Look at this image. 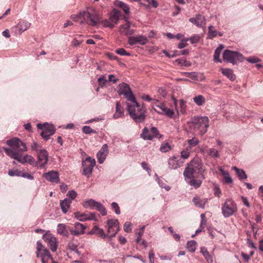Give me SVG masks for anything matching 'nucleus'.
Instances as JSON below:
<instances>
[{
    "mask_svg": "<svg viewBox=\"0 0 263 263\" xmlns=\"http://www.w3.org/2000/svg\"><path fill=\"white\" fill-rule=\"evenodd\" d=\"M6 144L11 147V148L4 147V149L6 154L21 164L28 163L30 165L38 167L37 163L35 161L34 158L28 155L23 156L19 152L27 151V147L24 142H23L18 138L15 137L12 139L8 140Z\"/></svg>",
    "mask_w": 263,
    "mask_h": 263,
    "instance_id": "obj_1",
    "label": "nucleus"
},
{
    "mask_svg": "<svg viewBox=\"0 0 263 263\" xmlns=\"http://www.w3.org/2000/svg\"><path fill=\"white\" fill-rule=\"evenodd\" d=\"M209 119L206 116H195L189 122L190 129L197 136H203L209 127Z\"/></svg>",
    "mask_w": 263,
    "mask_h": 263,
    "instance_id": "obj_2",
    "label": "nucleus"
},
{
    "mask_svg": "<svg viewBox=\"0 0 263 263\" xmlns=\"http://www.w3.org/2000/svg\"><path fill=\"white\" fill-rule=\"evenodd\" d=\"M127 110L130 117L137 123H143L146 118V109L144 104L140 105L138 102L130 104L126 103Z\"/></svg>",
    "mask_w": 263,
    "mask_h": 263,
    "instance_id": "obj_3",
    "label": "nucleus"
},
{
    "mask_svg": "<svg viewBox=\"0 0 263 263\" xmlns=\"http://www.w3.org/2000/svg\"><path fill=\"white\" fill-rule=\"evenodd\" d=\"M204 170L201 160L196 158L187 164L183 172V175L185 178H191L197 177V175L200 174L201 175L202 179H204L205 177L203 173Z\"/></svg>",
    "mask_w": 263,
    "mask_h": 263,
    "instance_id": "obj_4",
    "label": "nucleus"
},
{
    "mask_svg": "<svg viewBox=\"0 0 263 263\" xmlns=\"http://www.w3.org/2000/svg\"><path fill=\"white\" fill-rule=\"evenodd\" d=\"M36 257H41L42 263H57L53 260L48 250L42 243L41 240L36 242Z\"/></svg>",
    "mask_w": 263,
    "mask_h": 263,
    "instance_id": "obj_5",
    "label": "nucleus"
},
{
    "mask_svg": "<svg viewBox=\"0 0 263 263\" xmlns=\"http://www.w3.org/2000/svg\"><path fill=\"white\" fill-rule=\"evenodd\" d=\"M80 15L89 25L95 26L100 22L98 13L93 8L87 9L86 11L81 12Z\"/></svg>",
    "mask_w": 263,
    "mask_h": 263,
    "instance_id": "obj_6",
    "label": "nucleus"
},
{
    "mask_svg": "<svg viewBox=\"0 0 263 263\" xmlns=\"http://www.w3.org/2000/svg\"><path fill=\"white\" fill-rule=\"evenodd\" d=\"M238 211L236 203L232 198H227L221 205V213L224 218H229Z\"/></svg>",
    "mask_w": 263,
    "mask_h": 263,
    "instance_id": "obj_7",
    "label": "nucleus"
},
{
    "mask_svg": "<svg viewBox=\"0 0 263 263\" xmlns=\"http://www.w3.org/2000/svg\"><path fill=\"white\" fill-rule=\"evenodd\" d=\"M223 60L224 62L230 63L233 65L237 64L239 62H242L245 58L241 54L236 51L226 50L223 53Z\"/></svg>",
    "mask_w": 263,
    "mask_h": 263,
    "instance_id": "obj_8",
    "label": "nucleus"
},
{
    "mask_svg": "<svg viewBox=\"0 0 263 263\" xmlns=\"http://www.w3.org/2000/svg\"><path fill=\"white\" fill-rule=\"evenodd\" d=\"M141 138L144 140H152L154 138L160 139L162 135L159 134L158 129L155 127H151L149 129L144 127L140 135Z\"/></svg>",
    "mask_w": 263,
    "mask_h": 263,
    "instance_id": "obj_9",
    "label": "nucleus"
},
{
    "mask_svg": "<svg viewBox=\"0 0 263 263\" xmlns=\"http://www.w3.org/2000/svg\"><path fill=\"white\" fill-rule=\"evenodd\" d=\"M37 127L42 130L41 136L45 140L49 139L50 137L55 133V128L53 125L47 122L44 124H37Z\"/></svg>",
    "mask_w": 263,
    "mask_h": 263,
    "instance_id": "obj_10",
    "label": "nucleus"
},
{
    "mask_svg": "<svg viewBox=\"0 0 263 263\" xmlns=\"http://www.w3.org/2000/svg\"><path fill=\"white\" fill-rule=\"evenodd\" d=\"M83 174L89 178L92 174L93 168L96 165V160L88 156L85 160L82 161Z\"/></svg>",
    "mask_w": 263,
    "mask_h": 263,
    "instance_id": "obj_11",
    "label": "nucleus"
},
{
    "mask_svg": "<svg viewBox=\"0 0 263 263\" xmlns=\"http://www.w3.org/2000/svg\"><path fill=\"white\" fill-rule=\"evenodd\" d=\"M119 19V12L117 10H114L110 13L109 18L102 21L101 23L104 27L112 28L118 23Z\"/></svg>",
    "mask_w": 263,
    "mask_h": 263,
    "instance_id": "obj_12",
    "label": "nucleus"
},
{
    "mask_svg": "<svg viewBox=\"0 0 263 263\" xmlns=\"http://www.w3.org/2000/svg\"><path fill=\"white\" fill-rule=\"evenodd\" d=\"M106 228L109 237H115L117 233L120 231L119 222L117 219H108L107 222Z\"/></svg>",
    "mask_w": 263,
    "mask_h": 263,
    "instance_id": "obj_13",
    "label": "nucleus"
},
{
    "mask_svg": "<svg viewBox=\"0 0 263 263\" xmlns=\"http://www.w3.org/2000/svg\"><path fill=\"white\" fill-rule=\"evenodd\" d=\"M42 238L52 252L57 251L58 241L55 237L48 231L43 235Z\"/></svg>",
    "mask_w": 263,
    "mask_h": 263,
    "instance_id": "obj_14",
    "label": "nucleus"
},
{
    "mask_svg": "<svg viewBox=\"0 0 263 263\" xmlns=\"http://www.w3.org/2000/svg\"><path fill=\"white\" fill-rule=\"evenodd\" d=\"M37 168H42L47 164L48 161V153L45 149H40L37 153Z\"/></svg>",
    "mask_w": 263,
    "mask_h": 263,
    "instance_id": "obj_15",
    "label": "nucleus"
},
{
    "mask_svg": "<svg viewBox=\"0 0 263 263\" xmlns=\"http://www.w3.org/2000/svg\"><path fill=\"white\" fill-rule=\"evenodd\" d=\"M169 168L171 170H176L181 167L183 161L178 156H173L170 157L167 161Z\"/></svg>",
    "mask_w": 263,
    "mask_h": 263,
    "instance_id": "obj_16",
    "label": "nucleus"
},
{
    "mask_svg": "<svg viewBox=\"0 0 263 263\" xmlns=\"http://www.w3.org/2000/svg\"><path fill=\"white\" fill-rule=\"evenodd\" d=\"M148 40L147 37L142 35L129 36L128 39V42L130 45H134L137 44L144 45L148 43Z\"/></svg>",
    "mask_w": 263,
    "mask_h": 263,
    "instance_id": "obj_17",
    "label": "nucleus"
},
{
    "mask_svg": "<svg viewBox=\"0 0 263 263\" xmlns=\"http://www.w3.org/2000/svg\"><path fill=\"white\" fill-rule=\"evenodd\" d=\"M43 177L49 182L56 183L60 182L59 173L57 171H50L47 173H44Z\"/></svg>",
    "mask_w": 263,
    "mask_h": 263,
    "instance_id": "obj_18",
    "label": "nucleus"
},
{
    "mask_svg": "<svg viewBox=\"0 0 263 263\" xmlns=\"http://www.w3.org/2000/svg\"><path fill=\"white\" fill-rule=\"evenodd\" d=\"M108 153V145L104 144L102 145L101 149L97 154V158L99 163H103L106 158Z\"/></svg>",
    "mask_w": 263,
    "mask_h": 263,
    "instance_id": "obj_19",
    "label": "nucleus"
},
{
    "mask_svg": "<svg viewBox=\"0 0 263 263\" xmlns=\"http://www.w3.org/2000/svg\"><path fill=\"white\" fill-rule=\"evenodd\" d=\"M30 23L25 20H21L14 27L15 33L22 34L24 31L27 30L30 27Z\"/></svg>",
    "mask_w": 263,
    "mask_h": 263,
    "instance_id": "obj_20",
    "label": "nucleus"
},
{
    "mask_svg": "<svg viewBox=\"0 0 263 263\" xmlns=\"http://www.w3.org/2000/svg\"><path fill=\"white\" fill-rule=\"evenodd\" d=\"M86 227L80 223L76 222L74 223V229H69V232L73 236H78L84 233Z\"/></svg>",
    "mask_w": 263,
    "mask_h": 263,
    "instance_id": "obj_21",
    "label": "nucleus"
},
{
    "mask_svg": "<svg viewBox=\"0 0 263 263\" xmlns=\"http://www.w3.org/2000/svg\"><path fill=\"white\" fill-rule=\"evenodd\" d=\"M189 21L196 26L201 28L203 27L202 24L205 22V18L204 16L200 14H197L196 15L195 17L189 18Z\"/></svg>",
    "mask_w": 263,
    "mask_h": 263,
    "instance_id": "obj_22",
    "label": "nucleus"
},
{
    "mask_svg": "<svg viewBox=\"0 0 263 263\" xmlns=\"http://www.w3.org/2000/svg\"><path fill=\"white\" fill-rule=\"evenodd\" d=\"M160 110H157V112L160 115H163L170 118H173L174 116V111L173 109L166 107L165 105H161L159 107Z\"/></svg>",
    "mask_w": 263,
    "mask_h": 263,
    "instance_id": "obj_23",
    "label": "nucleus"
},
{
    "mask_svg": "<svg viewBox=\"0 0 263 263\" xmlns=\"http://www.w3.org/2000/svg\"><path fill=\"white\" fill-rule=\"evenodd\" d=\"M196 177H192L191 178H185V179L190 186L194 187L195 189H198L201 186L203 179H202L201 176L199 179H196Z\"/></svg>",
    "mask_w": 263,
    "mask_h": 263,
    "instance_id": "obj_24",
    "label": "nucleus"
},
{
    "mask_svg": "<svg viewBox=\"0 0 263 263\" xmlns=\"http://www.w3.org/2000/svg\"><path fill=\"white\" fill-rule=\"evenodd\" d=\"M124 116V110L119 102H117L116 104V111L113 115V118L115 119L123 118Z\"/></svg>",
    "mask_w": 263,
    "mask_h": 263,
    "instance_id": "obj_25",
    "label": "nucleus"
},
{
    "mask_svg": "<svg viewBox=\"0 0 263 263\" xmlns=\"http://www.w3.org/2000/svg\"><path fill=\"white\" fill-rule=\"evenodd\" d=\"M69 229L67 226L63 223H60L57 226V232L58 234L63 236H68Z\"/></svg>",
    "mask_w": 263,
    "mask_h": 263,
    "instance_id": "obj_26",
    "label": "nucleus"
},
{
    "mask_svg": "<svg viewBox=\"0 0 263 263\" xmlns=\"http://www.w3.org/2000/svg\"><path fill=\"white\" fill-rule=\"evenodd\" d=\"M204 153L206 152L208 156L213 159H218L220 157V154L218 151L214 148H210L206 150H201Z\"/></svg>",
    "mask_w": 263,
    "mask_h": 263,
    "instance_id": "obj_27",
    "label": "nucleus"
},
{
    "mask_svg": "<svg viewBox=\"0 0 263 263\" xmlns=\"http://www.w3.org/2000/svg\"><path fill=\"white\" fill-rule=\"evenodd\" d=\"M218 170L223 177L224 182L228 184H231L233 182V180L228 171H224L221 167H219Z\"/></svg>",
    "mask_w": 263,
    "mask_h": 263,
    "instance_id": "obj_28",
    "label": "nucleus"
},
{
    "mask_svg": "<svg viewBox=\"0 0 263 263\" xmlns=\"http://www.w3.org/2000/svg\"><path fill=\"white\" fill-rule=\"evenodd\" d=\"M98 203V202L94 199H90L84 201L83 206L85 208H90L91 210H94L96 209Z\"/></svg>",
    "mask_w": 263,
    "mask_h": 263,
    "instance_id": "obj_29",
    "label": "nucleus"
},
{
    "mask_svg": "<svg viewBox=\"0 0 263 263\" xmlns=\"http://www.w3.org/2000/svg\"><path fill=\"white\" fill-rule=\"evenodd\" d=\"M200 252L202 253L206 261L208 263H213V258L211 254H210L208 250L205 247H202L200 249Z\"/></svg>",
    "mask_w": 263,
    "mask_h": 263,
    "instance_id": "obj_30",
    "label": "nucleus"
},
{
    "mask_svg": "<svg viewBox=\"0 0 263 263\" xmlns=\"http://www.w3.org/2000/svg\"><path fill=\"white\" fill-rule=\"evenodd\" d=\"M222 73L228 78L231 81H233L235 80L236 77L232 69L229 68H221Z\"/></svg>",
    "mask_w": 263,
    "mask_h": 263,
    "instance_id": "obj_31",
    "label": "nucleus"
},
{
    "mask_svg": "<svg viewBox=\"0 0 263 263\" xmlns=\"http://www.w3.org/2000/svg\"><path fill=\"white\" fill-rule=\"evenodd\" d=\"M71 200L68 199L66 198L63 200L61 201L60 202V206L62 212L64 213H66L69 209L70 204H71Z\"/></svg>",
    "mask_w": 263,
    "mask_h": 263,
    "instance_id": "obj_32",
    "label": "nucleus"
},
{
    "mask_svg": "<svg viewBox=\"0 0 263 263\" xmlns=\"http://www.w3.org/2000/svg\"><path fill=\"white\" fill-rule=\"evenodd\" d=\"M232 169L236 172V173L240 180H246L247 179V175L243 170L239 169L236 166H233Z\"/></svg>",
    "mask_w": 263,
    "mask_h": 263,
    "instance_id": "obj_33",
    "label": "nucleus"
},
{
    "mask_svg": "<svg viewBox=\"0 0 263 263\" xmlns=\"http://www.w3.org/2000/svg\"><path fill=\"white\" fill-rule=\"evenodd\" d=\"M92 232L103 239L109 237V235L105 234L103 230L98 226H95L92 229Z\"/></svg>",
    "mask_w": 263,
    "mask_h": 263,
    "instance_id": "obj_34",
    "label": "nucleus"
},
{
    "mask_svg": "<svg viewBox=\"0 0 263 263\" xmlns=\"http://www.w3.org/2000/svg\"><path fill=\"white\" fill-rule=\"evenodd\" d=\"M193 201L194 203L196 206L202 209H204L205 203L206 202V201L203 200L197 196H195L193 198Z\"/></svg>",
    "mask_w": 263,
    "mask_h": 263,
    "instance_id": "obj_35",
    "label": "nucleus"
},
{
    "mask_svg": "<svg viewBox=\"0 0 263 263\" xmlns=\"http://www.w3.org/2000/svg\"><path fill=\"white\" fill-rule=\"evenodd\" d=\"M223 48V46L221 44L216 49L214 55V61L215 62L221 63L222 62L220 59L219 57Z\"/></svg>",
    "mask_w": 263,
    "mask_h": 263,
    "instance_id": "obj_36",
    "label": "nucleus"
},
{
    "mask_svg": "<svg viewBox=\"0 0 263 263\" xmlns=\"http://www.w3.org/2000/svg\"><path fill=\"white\" fill-rule=\"evenodd\" d=\"M130 90H131V89L127 84L122 83L119 85V94L120 95H123L125 92H128Z\"/></svg>",
    "mask_w": 263,
    "mask_h": 263,
    "instance_id": "obj_37",
    "label": "nucleus"
},
{
    "mask_svg": "<svg viewBox=\"0 0 263 263\" xmlns=\"http://www.w3.org/2000/svg\"><path fill=\"white\" fill-rule=\"evenodd\" d=\"M186 142L189 145L187 147L190 149L191 151L193 147H195L199 143V140L197 138L195 137L192 138V139L187 140Z\"/></svg>",
    "mask_w": 263,
    "mask_h": 263,
    "instance_id": "obj_38",
    "label": "nucleus"
},
{
    "mask_svg": "<svg viewBox=\"0 0 263 263\" xmlns=\"http://www.w3.org/2000/svg\"><path fill=\"white\" fill-rule=\"evenodd\" d=\"M116 5L117 6L122 9L126 14H128L129 12V8L127 4L121 1H117Z\"/></svg>",
    "mask_w": 263,
    "mask_h": 263,
    "instance_id": "obj_39",
    "label": "nucleus"
},
{
    "mask_svg": "<svg viewBox=\"0 0 263 263\" xmlns=\"http://www.w3.org/2000/svg\"><path fill=\"white\" fill-rule=\"evenodd\" d=\"M123 96L127 101H130V104H135V102H137L132 90L128 92H125V94L123 95Z\"/></svg>",
    "mask_w": 263,
    "mask_h": 263,
    "instance_id": "obj_40",
    "label": "nucleus"
},
{
    "mask_svg": "<svg viewBox=\"0 0 263 263\" xmlns=\"http://www.w3.org/2000/svg\"><path fill=\"white\" fill-rule=\"evenodd\" d=\"M196 245L197 243L195 240H190L187 241L186 248L188 251L194 253L196 251Z\"/></svg>",
    "mask_w": 263,
    "mask_h": 263,
    "instance_id": "obj_41",
    "label": "nucleus"
},
{
    "mask_svg": "<svg viewBox=\"0 0 263 263\" xmlns=\"http://www.w3.org/2000/svg\"><path fill=\"white\" fill-rule=\"evenodd\" d=\"M193 99L194 103L198 106L202 105L205 101V98L201 95L195 96Z\"/></svg>",
    "mask_w": 263,
    "mask_h": 263,
    "instance_id": "obj_42",
    "label": "nucleus"
},
{
    "mask_svg": "<svg viewBox=\"0 0 263 263\" xmlns=\"http://www.w3.org/2000/svg\"><path fill=\"white\" fill-rule=\"evenodd\" d=\"M214 28V26L212 25H210L208 28V35L207 38L209 39H212L213 38L216 37L218 33V31L216 30H213Z\"/></svg>",
    "mask_w": 263,
    "mask_h": 263,
    "instance_id": "obj_43",
    "label": "nucleus"
},
{
    "mask_svg": "<svg viewBox=\"0 0 263 263\" xmlns=\"http://www.w3.org/2000/svg\"><path fill=\"white\" fill-rule=\"evenodd\" d=\"M151 104V107L156 112L157 110H160L159 107H161V105H163L164 104L159 102L158 100L154 99V101H152Z\"/></svg>",
    "mask_w": 263,
    "mask_h": 263,
    "instance_id": "obj_44",
    "label": "nucleus"
},
{
    "mask_svg": "<svg viewBox=\"0 0 263 263\" xmlns=\"http://www.w3.org/2000/svg\"><path fill=\"white\" fill-rule=\"evenodd\" d=\"M75 217L79 221H84L88 220L87 213L81 214L79 212L74 213Z\"/></svg>",
    "mask_w": 263,
    "mask_h": 263,
    "instance_id": "obj_45",
    "label": "nucleus"
},
{
    "mask_svg": "<svg viewBox=\"0 0 263 263\" xmlns=\"http://www.w3.org/2000/svg\"><path fill=\"white\" fill-rule=\"evenodd\" d=\"M171 149V145L168 143H162L160 147V151L162 153L168 152Z\"/></svg>",
    "mask_w": 263,
    "mask_h": 263,
    "instance_id": "obj_46",
    "label": "nucleus"
},
{
    "mask_svg": "<svg viewBox=\"0 0 263 263\" xmlns=\"http://www.w3.org/2000/svg\"><path fill=\"white\" fill-rule=\"evenodd\" d=\"M96 210L99 211L102 216H105L107 214V211L105 208L100 202L98 203Z\"/></svg>",
    "mask_w": 263,
    "mask_h": 263,
    "instance_id": "obj_47",
    "label": "nucleus"
},
{
    "mask_svg": "<svg viewBox=\"0 0 263 263\" xmlns=\"http://www.w3.org/2000/svg\"><path fill=\"white\" fill-rule=\"evenodd\" d=\"M96 210L99 211L102 216H105L107 214V211L105 208L100 202L98 203Z\"/></svg>",
    "mask_w": 263,
    "mask_h": 263,
    "instance_id": "obj_48",
    "label": "nucleus"
},
{
    "mask_svg": "<svg viewBox=\"0 0 263 263\" xmlns=\"http://www.w3.org/2000/svg\"><path fill=\"white\" fill-rule=\"evenodd\" d=\"M191 151V150L186 147L181 152L180 157L184 159H187L190 156Z\"/></svg>",
    "mask_w": 263,
    "mask_h": 263,
    "instance_id": "obj_49",
    "label": "nucleus"
},
{
    "mask_svg": "<svg viewBox=\"0 0 263 263\" xmlns=\"http://www.w3.org/2000/svg\"><path fill=\"white\" fill-rule=\"evenodd\" d=\"M82 132L85 134H96L97 131L92 129L89 126H84L82 128Z\"/></svg>",
    "mask_w": 263,
    "mask_h": 263,
    "instance_id": "obj_50",
    "label": "nucleus"
},
{
    "mask_svg": "<svg viewBox=\"0 0 263 263\" xmlns=\"http://www.w3.org/2000/svg\"><path fill=\"white\" fill-rule=\"evenodd\" d=\"M188 41H190L192 44H194L198 42L200 37L199 34H194L189 38H186Z\"/></svg>",
    "mask_w": 263,
    "mask_h": 263,
    "instance_id": "obj_51",
    "label": "nucleus"
},
{
    "mask_svg": "<svg viewBox=\"0 0 263 263\" xmlns=\"http://www.w3.org/2000/svg\"><path fill=\"white\" fill-rule=\"evenodd\" d=\"M22 172L18 170H9L8 175L10 176L21 177Z\"/></svg>",
    "mask_w": 263,
    "mask_h": 263,
    "instance_id": "obj_52",
    "label": "nucleus"
},
{
    "mask_svg": "<svg viewBox=\"0 0 263 263\" xmlns=\"http://www.w3.org/2000/svg\"><path fill=\"white\" fill-rule=\"evenodd\" d=\"M179 106L180 108V112L184 114L186 111V102L183 100H179Z\"/></svg>",
    "mask_w": 263,
    "mask_h": 263,
    "instance_id": "obj_53",
    "label": "nucleus"
},
{
    "mask_svg": "<svg viewBox=\"0 0 263 263\" xmlns=\"http://www.w3.org/2000/svg\"><path fill=\"white\" fill-rule=\"evenodd\" d=\"M111 208L113 210H114L115 213L117 215H119L121 213L120 209L118 204L116 202H113L111 204Z\"/></svg>",
    "mask_w": 263,
    "mask_h": 263,
    "instance_id": "obj_54",
    "label": "nucleus"
},
{
    "mask_svg": "<svg viewBox=\"0 0 263 263\" xmlns=\"http://www.w3.org/2000/svg\"><path fill=\"white\" fill-rule=\"evenodd\" d=\"M116 52L122 56H129L130 54L127 52L124 48H121L116 50Z\"/></svg>",
    "mask_w": 263,
    "mask_h": 263,
    "instance_id": "obj_55",
    "label": "nucleus"
},
{
    "mask_svg": "<svg viewBox=\"0 0 263 263\" xmlns=\"http://www.w3.org/2000/svg\"><path fill=\"white\" fill-rule=\"evenodd\" d=\"M132 223L130 222L126 221L124 224L123 228L125 232L128 233L132 230Z\"/></svg>",
    "mask_w": 263,
    "mask_h": 263,
    "instance_id": "obj_56",
    "label": "nucleus"
},
{
    "mask_svg": "<svg viewBox=\"0 0 263 263\" xmlns=\"http://www.w3.org/2000/svg\"><path fill=\"white\" fill-rule=\"evenodd\" d=\"M188 40L187 39H183L181 40L180 42L178 45V48L179 49H183V48L187 46V42Z\"/></svg>",
    "mask_w": 263,
    "mask_h": 263,
    "instance_id": "obj_57",
    "label": "nucleus"
},
{
    "mask_svg": "<svg viewBox=\"0 0 263 263\" xmlns=\"http://www.w3.org/2000/svg\"><path fill=\"white\" fill-rule=\"evenodd\" d=\"M31 149L35 151L36 152V153H37V152L39 151H40V149H42L41 148V146L40 144H39L37 142H34V141L32 143V144L31 145Z\"/></svg>",
    "mask_w": 263,
    "mask_h": 263,
    "instance_id": "obj_58",
    "label": "nucleus"
},
{
    "mask_svg": "<svg viewBox=\"0 0 263 263\" xmlns=\"http://www.w3.org/2000/svg\"><path fill=\"white\" fill-rule=\"evenodd\" d=\"M67 196L70 198L69 200H73L77 196V193L74 190L70 191L68 192Z\"/></svg>",
    "mask_w": 263,
    "mask_h": 263,
    "instance_id": "obj_59",
    "label": "nucleus"
},
{
    "mask_svg": "<svg viewBox=\"0 0 263 263\" xmlns=\"http://www.w3.org/2000/svg\"><path fill=\"white\" fill-rule=\"evenodd\" d=\"M214 194L215 196L220 197L221 194V191L220 188L217 186L215 185L214 187Z\"/></svg>",
    "mask_w": 263,
    "mask_h": 263,
    "instance_id": "obj_60",
    "label": "nucleus"
},
{
    "mask_svg": "<svg viewBox=\"0 0 263 263\" xmlns=\"http://www.w3.org/2000/svg\"><path fill=\"white\" fill-rule=\"evenodd\" d=\"M246 60L248 62L251 63H256L260 61L259 59L256 58V57H254L248 58L246 59Z\"/></svg>",
    "mask_w": 263,
    "mask_h": 263,
    "instance_id": "obj_61",
    "label": "nucleus"
},
{
    "mask_svg": "<svg viewBox=\"0 0 263 263\" xmlns=\"http://www.w3.org/2000/svg\"><path fill=\"white\" fill-rule=\"evenodd\" d=\"M107 81V80L105 79L104 76H101L98 79L99 84L100 86H103Z\"/></svg>",
    "mask_w": 263,
    "mask_h": 263,
    "instance_id": "obj_62",
    "label": "nucleus"
},
{
    "mask_svg": "<svg viewBox=\"0 0 263 263\" xmlns=\"http://www.w3.org/2000/svg\"><path fill=\"white\" fill-rule=\"evenodd\" d=\"M130 24L129 22H127L126 24H125L124 25H121L120 26V29H123V33L125 34V32L126 31L130 29Z\"/></svg>",
    "mask_w": 263,
    "mask_h": 263,
    "instance_id": "obj_63",
    "label": "nucleus"
},
{
    "mask_svg": "<svg viewBox=\"0 0 263 263\" xmlns=\"http://www.w3.org/2000/svg\"><path fill=\"white\" fill-rule=\"evenodd\" d=\"M187 77L193 80H198V79L197 74L194 72L188 73Z\"/></svg>",
    "mask_w": 263,
    "mask_h": 263,
    "instance_id": "obj_64",
    "label": "nucleus"
}]
</instances>
